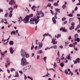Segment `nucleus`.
<instances>
[{"label": "nucleus", "mask_w": 80, "mask_h": 80, "mask_svg": "<svg viewBox=\"0 0 80 80\" xmlns=\"http://www.w3.org/2000/svg\"><path fill=\"white\" fill-rule=\"evenodd\" d=\"M37 16L35 17H33V18H31L30 19V23L31 24H34L35 23V24L37 25L38 22L40 21V17H43L44 16V13L42 12V11H40L39 12L37 11Z\"/></svg>", "instance_id": "obj_1"}, {"label": "nucleus", "mask_w": 80, "mask_h": 80, "mask_svg": "<svg viewBox=\"0 0 80 80\" xmlns=\"http://www.w3.org/2000/svg\"><path fill=\"white\" fill-rule=\"evenodd\" d=\"M21 55L22 57H25L26 58H28L30 56L28 53H27V52L23 49H22L21 51Z\"/></svg>", "instance_id": "obj_2"}, {"label": "nucleus", "mask_w": 80, "mask_h": 80, "mask_svg": "<svg viewBox=\"0 0 80 80\" xmlns=\"http://www.w3.org/2000/svg\"><path fill=\"white\" fill-rule=\"evenodd\" d=\"M29 63L27 62V60H26V58H22L21 60V64L22 66H25V65H27L28 64H29Z\"/></svg>", "instance_id": "obj_3"}, {"label": "nucleus", "mask_w": 80, "mask_h": 80, "mask_svg": "<svg viewBox=\"0 0 80 80\" xmlns=\"http://www.w3.org/2000/svg\"><path fill=\"white\" fill-rule=\"evenodd\" d=\"M33 14H31L29 15H27L24 19V23H28L29 21V18H30L31 17H33Z\"/></svg>", "instance_id": "obj_4"}, {"label": "nucleus", "mask_w": 80, "mask_h": 80, "mask_svg": "<svg viewBox=\"0 0 80 80\" xmlns=\"http://www.w3.org/2000/svg\"><path fill=\"white\" fill-rule=\"evenodd\" d=\"M57 12H56L55 13L54 17H53L52 19V22H53L54 24H56V22H57V21H56L55 19H57V18H58L57 17Z\"/></svg>", "instance_id": "obj_5"}, {"label": "nucleus", "mask_w": 80, "mask_h": 80, "mask_svg": "<svg viewBox=\"0 0 80 80\" xmlns=\"http://www.w3.org/2000/svg\"><path fill=\"white\" fill-rule=\"evenodd\" d=\"M71 24L72 26L69 28L70 30H71L74 28V27H75V26H74L75 25V23H74V22H72L71 23Z\"/></svg>", "instance_id": "obj_6"}, {"label": "nucleus", "mask_w": 80, "mask_h": 80, "mask_svg": "<svg viewBox=\"0 0 80 80\" xmlns=\"http://www.w3.org/2000/svg\"><path fill=\"white\" fill-rule=\"evenodd\" d=\"M76 60V61H74V63H76V64H77V62L78 63H80V59L79 58H77Z\"/></svg>", "instance_id": "obj_7"}, {"label": "nucleus", "mask_w": 80, "mask_h": 80, "mask_svg": "<svg viewBox=\"0 0 80 80\" xmlns=\"http://www.w3.org/2000/svg\"><path fill=\"white\" fill-rule=\"evenodd\" d=\"M14 3H15V2L13 0H11V1L9 2V5H13Z\"/></svg>", "instance_id": "obj_8"}, {"label": "nucleus", "mask_w": 80, "mask_h": 80, "mask_svg": "<svg viewBox=\"0 0 80 80\" xmlns=\"http://www.w3.org/2000/svg\"><path fill=\"white\" fill-rule=\"evenodd\" d=\"M23 20V19L22 18V17H19V19H18V22H19V23H21L22 21Z\"/></svg>", "instance_id": "obj_9"}, {"label": "nucleus", "mask_w": 80, "mask_h": 80, "mask_svg": "<svg viewBox=\"0 0 80 80\" xmlns=\"http://www.w3.org/2000/svg\"><path fill=\"white\" fill-rule=\"evenodd\" d=\"M39 44V48L40 49L43 47V43H42V42L38 43Z\"/></svg>", "instance_id": "obj_10"}, {"label": "nucleus", "mask_w": 80, "mask_h": 80, "mask_svg": "<svg viewBox=\"0 0 80 80\" xmlns=\"http://www.w3.org/2000/svg\"><path fill=\"white\" fill-rule=\"evenodd\" d=\"M9 51L10 53H11L12 54L13 53V52H14V51H13V50L12 49V47H11L10 48Z\"/></svg>", "instance_id": "obj_11"}, {"label": "nucleus", "mask_w": 80, "mask_h": 80, "mask_svg": "<svg viewBox=\"0 0 80 80\" xmlns=\"http://www.w3.org/2000/svg\"><path fill=\"white\" fill-rule=\"evenodd\" d=\"M60 31H63V32H67V30L65 29V28H60Z\"/></svg>", "instance_id": "obj_12"}, {"label": "nucleus", "mask_w": 80, "mask_h": 80, "mask_svg": "<svg viewBox=\"0 0 80 80\" xmlns=\"http://www.w3.org/2000/svg\"><path fill=\"white\" fill-rule=\"evenodd\" d=\"M13 11L12 10H11L9 12V17H12V12Z\"/></svg>", "instance_id": "obj_13"}, {"label": "nucleus", "mask_w": 80, "mask_h": 80, "mask_svg": "<svg viewBox=\"0 0 80 80\" xmlns=\"http://www.w3.org/2000/svg\"><path fill=\"white\" fill-rule=\"evenodd\" d=\"M47 36H49V37H50V35L48 34L47 33H45L43 35V37H47Z\"/></svg>", "instance_id": "obj_14"}, {"label": "nucleus", "mask_w": 80, "mask_h": 80, "mask_svg": "<svg viewBox=\"0 0 80 80\" xmlns=\"http://www.w3.org/2000/svg\"><path fill=\"white\" fill-rule=\"evenodd\" d=\"M37 53L38 54H41V53H43V51L42 50H40L37 52Z\"/></svg>", "instance_id": "obj_15"}, {"label": "nucleus", "mask_w": 80, "mask_h": 80, "mask_svg": "<svg viewBox=\"0 0 80 80\" xmlns=\"http://www.w3.org/2000/svg\"><path fill=\"white\" fill-rule=\"evenodd\" d=\"M13 43V42L12 41H11L9 42V44L11 45H12Z\"/></svg>", "instance_id": "obj_16"}, {"label": "nucleus", "mask_w": 80, "mask_h": 80, "mask_svg": "<svg viewBox=\"0 0 80 80\" xmlns=\"http://www.w3.org/2000/svg\"><path fill=\"white\" fill-rule=\"evenodd\" d=\"M78 34H76L74 35V38H75V39L77 38H78Z\"/></svg>", "instance_id": "obj_17"}, {"label": "nucleus", "mask_w": 80, "mask_h": 80, "mask_svg": "<svg viewBox=\"0 0 80 80\" xmlns=\"http://www.w3.org/2000/svg\"><path fill=\"white\" fill-rule=\"evenodd\" d=\"M80 38H78L75 39V41H77L78 42H80Z\"/></svg>", "instance_id": "obj_18"}, {"label": "nucleus", "mask_w": 80, "mask_h": 80, "mask_svg": "<svg viewBox=\"0 0 80 80\" xmlns=\"http://www.w3.org/2000/svg\"><path fill=\"white\" fill-rule=\"evenodd\" d=\"M18 77V72H16L15 75L14 76V77Z\"/></svg>", "instance_id": "obj_19"}, {"label": "nucleus", "mask_w": 80, "mask_h": 80, "mask_svg": "<svg viewBox=\"0 0 80 80\" xmlns=\"http://www.w3.org/2000/svg\"><path fill=\"white\" fill-rule=\"evenodd\" d=\"M75 50H76V51H77L78 50V49L77 48L75 47V45H74V46H73Z\"/></svg>", "instance_id": "obj_20"}, {"label": "nucleus", "mask_w": 80, "mask_h": 80, "mask_svg": "<svg viewBox=\"0 0 80 80\" xmlns=\"http://www.w3.org/2000/svg\"><path fill=\"white\" fill-rule=\"evenodd\" d=\"M7 63L8 65H10V61L9 59H8Z\"/></svg>", "instance_id": "obj_21"}, {"label": "nucleus", "mask_w": 80, "mask_h": 80, "mask_svg": "<svg viewBox=\"0 0 80 80\" xmlns=\"http://www.w3.org/2000/svg\"><path fill=\"white\" fill-rule=\"evenodd\" d=\"M68 60H70V59H71V57H70V55L69 54L68 57L67 58Z\"/></svg>", "instance_id": "obj_22"}, {"label": "nucleus", "mask_w": 80, "mask_h": 80, "mask_svg": "<svg viewBox=\"0 0 80 80\" xmlns=\"http://www.w3.org/2000/svg\"><path fill=\"white\" fill-rule=\"evenodd\" d=\"M35 6H33L32 7V10H33L34 11H35Z\"/></svg>", "instance_id": "obj_23"}, {"label": "nucleus", "mask_w": 80, "mask_h": 80, "mask_svg": "<svg viewBox=\"0 0 80 80\" xmlns=\"http://www.w3.org/2000/svg\"><path fill=\"white\" fill-rule=\"evenodd\" d=\"M55 11L56 12H59V13H60V9L58 8H57L56 9Z\"/></svg>", "instance_id": "obj_24"}, {"label": "nucleus", "mask_w": 80, "mask_h": 80, "mask_svg": "<svg viewBox=\"0 0 80 80\" xmlns=\"http://www.w3.org/2000/svg\"><path fill=\"white\" fill-rule=\"evenodd\" d=\"M61 37V35H60V34H58L57 36V37H56V36H55V38H56V37H57V38H59V37Z\"/></svg>", "instance_id": "obj_25"}, {"label": "nucleus", "mask_w": 80, "mask_h": 80, "mask_svg": "<svg viewBox=\"0 0 80 80\" xmlns=\"http://www.w3.org/2000/svg\"><path fill=\"white\" fill-rule=\"evenodd\" d=\"M8 13H6L5 15V16H4L5 18H7V17H8Z\"/></svg>", "instance_id": "obj_26"}, {"label": "nucleus", "mask_w": 80, "mask_h": 80, "mask_svg": "<svg viewBox=\"0 0 80 80\" xmlns=\"http://www.w3.org/2000/svg\"><path fill=\"white\" fill-rule=\"evenodd\" d=\"M53 48H54V49H57V46L55 45H54L53 46Z\"/></svg>", "instance_id": "obj_27"}, {"label": "nucleus", "mask_w": 80, "mask_h": 80, "mask_svg": "<svg viewBox=\"0 0 80 80\" xmlns=\"http://www.w3.org/2000/svg\"><path fill=\"white\" fill-rule=\"evenodd\" d=\"M48 74H46L45 75L43 76H42V77H48V75H49V74L48 73V72H47Z\"/></svg>", "instance_id": "obj_28"}, {"label": "nucleus", "mask_w": 80, "mask_h": 80, "mask_svg": "<svg viewBox=\"0 0 80 80\" xmlns=\"http://www.w3.org/2000/svg\"><path fill=\"white\" fill-rule=\"evenodd\" d=\"M64 73H66V75H67V74H68V71H67V70L66 69L65 70Z\"/></svg>", "instance_id": "obj_29"}, {"label": "nucleus", "mask_w": 80, "mask_h": 80, "mask_svg": "<svg viewBox=\"0 0 80 80\" xmlns=\"http://www.w3.org/2000/svg\"><path fill=\"white\" fill-rule=\"evenodd\" d=\"M13 33L14 35H15V32L14 31H12L11 33V35H12Z\"/></svg>", "instance_id": "obj_30"}, {"label": "nucleus", "mask_w": 80, "mask_h": 80, "mask_svg": "<svg viewBox=\"0 0 80 80\" xmlns=\"http://www.w3.org/2000/svg\"><path fill=\"white\" fill-rule=\"evenodd\" d=\"M66 7V6L65 4L63 5L62 6V8H63V9H65Z\"/></svg>", "instance_id": "obj_31"}, {"label": "nucleus", "mask_w": 80, "mask_h": 80, "mask_svg": "<svg viewBox=\"0 0 80 80\" xmlns=\"http://www.w3.org/2000/svg\"><path fill=\"white\" fill-rule=\"evenodd\" d=\"M8 10H12L13 11V9L12 8H8Z\"/></svg>", "instance_id": "obj_32"}, {"label": "nucleus", "mask_w": 80, "mask_h": 80, "mask_svg": "<svg viewBox=\"0 0 80 80\" xmlns=\"http://www.w3.org/2000/svg\"><path fill=\"white\" fill-rule=\"evenodd\" d=\"M53 5H54V6H58V4L56 2L54 3Z\"/></svg>", "instance_id": "obj_33"}, {"label": "nucleus", "mask_w": 80, "mask_h": 80, "mask_svg": "<svg viewBox=\"0 0 80 80\" xmlns=\"http://www.w3.org/2000/svg\"><path fill=\"white\" fill-rule=\"evenodd\" d=\"M60 65L62 67H63L64 66V64H63V63L62 62L60 64Z\"/></svg>", "instance_id": "obj_34"}, {"label": "nucleus", "mask_w": 80, "mask_h": 80, "mask_svg": "<svg viewBox=\"0 0 80 80\" xmlns=\"http://www.w3.org/2000/svg\"><path fill=\"white\" fill-rule=\"evenodd\" d=\"M27 68H23V72H26V70H27Z\"/></svg>", "instance_id": "obj_35"}, {"label": "nucleus", "mask_w": 80, "mask_h": 80, "mask_svg": "<svg viewBox=\"0 0 80 80\" xmlns=\"http://www.w3.org/2000/svg\"><path fill=\"white\" fill-rule=\"evenodd\" d=\"M55 42V39L53 38L52 42V43H53Z\"/></svg>", "instance_id": "obj_36"}, {"label": "nucleus", "mask_w": 80, "mask_h": 80, "mask_svg": "<svg viewBox=\"0 0 80 80\" xmlns=\"http://www.w3.org/2000/svg\"><path fill=\"white\" fill-rule=\"evenodd\" d=\"M43 59L44 60V62H46V60L47 59V57H45L44 58H43Z\"/></svg>", "instance_id": "obj_37"}, {"label": "nucleus", "mask_w": 80, "mask_h": 80, "mask_svg": "<svg viewBox=\"0 0 80 80\" xmlns=\"http://www.w3.org/2000/svg\"><path fill=\"white\" fill-rule=\"evenodd\" d=\"M11 72H13V71H15V69H14V68H12L11 69Z\"/></svg>", "instance_id": "obj_38"}, {"label": "nucleus", "mask_w": 80, "mask_h": 80, "mask_svg": "<svg viewBox=\"0 0 80 80\" xmlns=\"http://www.w3.org/2000/svg\"><path fill=\"white\" fill-rule=\"evenodd\" d=\"M33 48H34V46H33V43H32V45L31 47V50H33Z\"/></svg>", "instance_id": "obj_39"}, {"label": "nucleus", "mask_w": 80, "mask_h": 80, "mask_svg": "<svg viewBox=\"0 0 80 80\" xmlns=\"http://www.w3.org/2000/svg\"><path fill=\"white\" fill-rule=\"evenodd\" d=\"M69 47H73V46H74V45H73V44H70L69 45Z\"/></svg>", "instance_id": "obj_40"}, {"label": "nucleus", "mask_w": 80, "mask_h": 80, "mask_svg": "<svg viewBox=\"0 0 80 80\" xmlns=\"http://www.w3.org/2000/svg\"><path fill=\"white\" fill-rule=\"evenodd\" d=\"M53 45H55V44H57V41L54 42L53 43H52Z\"/></svg>", "instance_id": "obj_41"}, {"label": "nucleus", "mask_w": 80, "mask_h": 80, "mask_svg": "<svg viewBox=\"0 0 80 80\" xmlns=\"http://www.w3.org/2000/svg\"><path fill=\"white\" fill-rule=\"evenodd\" d=\"M66 20V18H62V21H64V20Z\"/></svg>", "instance_id": "obj_42"}, {"label": "nucleus", "mask_w": 80, "mask_h": 80, "mask_svg": "<svg viewBox=\"0 0 80 80\" xmlns=\"http://www.w3.org/2000/svg\"><path fill=\"white\" fill-rule=\"evenodd\" d=\"M48 7H50L51 5V4L50 3H49L48 5H47Z\"/></svg>", "instance_id": "obj_43"}, {"label": "nucleus", "mask_w": 80, "mask_h": 80, "mask_svg": "<svg viewBox=\"0 0 80 80\" xmlns=\"http://www.w3.org/2000/svg\"><path fill=\"white\" fill-rule=\"evenodd\" d=\"M2 23H3L4 22V20H3V19H2L1 20V23H2Z\"/></svg>", "instance_id": "obj_44"}, {"label": "nucleus", "mask_w": 80, "mask_h": 80, "mask_svg": "<svg viewBox=\"0 0 80 80\" xmlns=\"http://www.w3.org/2000/svg\"><path fill=\"white\" fill-rule=\"evenodd\" d=\"M78 1L79 2V3H77V5H80V0H78Z\"/></svg>", "instance_id": "obj_45"}, {"label": "nucleus", "mask_w": 80, "mask_h": 80, "mask_svg": "<svg viewBox=\"0 0 80 80\" xmlns=\"http://www.w3.org/2000/svg\"><path fill=\"white\" fill-rule=\"evenodd\" d=\"M50 11L51 13H52V15H53L54 13H53V11H52V10H50Z\"/></svg>", "instance_id": "obj_46"}, {"label": "nucleus", "mask_w": 80, "mask_h": 80, "mask_svg": "<svg viewBox=\"0 0 80 80\" xmlns=\"http://www.w3.org/2000/svg\"><path fill=\"white\" fill-rule=\"evenodd\" d=\"M17 7H18V6L16 5L15 6H14V8H17Z\"/></svg>", "instance_id": "obj_47"}, {"label": "nucleus", "mask_w": 80, "mask_h": 80, "mask_svg": "<svg viewBox=\"0 0 80 80\" xmlns=\"http://www.w3.org/2000/svg\"><path fill=\"white\" fill-rule=\"evenodd\" d=\"M30 67H31V66H28V67H27V69H30Z\"/></svg>", "instance_id": "obj_48"}, {"label": "nucleus", "mask_w": 80, "mask_h": 80, "mask_svg": "<svg viewBox=\"0 0 80 80\" xmlns=\"http://www.w3.org/2000/svg\"><path fill=\"white\" fill-rule=\"evenodd\" d=\"M77 45V42H75L73 43V45Z\"/></svg>", "instance_id": "obj_49"}, {"label": "nucleus", "mask_w": 80, "mask_h": 80, "mask_svg": "<svg viewBox=\"0 0 80 80\" xmlns=\"http://www.w3.org/2000/svg\"><path fill=\"white\" fill-rule=\"evenodd\" d=\"M65 59V58L64 57L62 56V57H61V60H64Z\"/></svg>", "instance_id": "obj_50"}, {"label": "nucleus", "mask_w": 80, "mask_h": 80, "mask_svg": "<svg viewBox=\"0 0 80 80\" xmlns=\"http://www.w3.org/2000/svg\"><path fill=\"white\" fill-rule=\"evenodd\" d=\"M1 55L2 56V57H4V54L3 53H1Z\"/></svg>", "instance_id": "obj_51"}, {"label": "nucleus", "mask_w": 80, "mask_h": 80, "mask_svg": "<svg viewBox=\"0 0 80 80\" xmlns=\"http://www.w3.org/2000/svg\"><path fill=\"white\" fill-rule=\"evenodd\" d=\"M56 67V63L54 62V68H55V67Z\"/></svg>", "instance_id": "obj_52"}, {"label": "nucleus", "mask_w": 80, "mask_h": 80, "mask_svg": "<svg viewBox=\"0 0 80 80\" xmlns=\"http://www.w3.org/2000/svg\"><path fill=\"white\" fill-rule=\"evenodd\" d=\"M77 28H80V24H79L77 26Z\"/></svg>", "instance_id": "obj_53"}, {"label": "nucleus", "mask_w": 80, "mask_h": 80, "mask_svg": "<svg viewBox=\"0 0 80 80\" xmlns=\"http://www.w3.org/2000/svg\"><path fill=\"white\" fill-rule=\"evenodd\" d=\"M69 17H72L73 16V14H69Z\"/></svg>", "instance_id": "obj_54"}, {"label": "nucleus", "mask_w": 80, "mask_h": 80, "mask_svg": "<svg viewBox=\"0 0 80 80\" xmlns=\"http://www.w3.org/2000/svg\"><path fill=\"white\" fill-rule=\"evenodd\" d=\"M72 38V37L71 36H69L68 38V40H71Z\"/></svg>", "instance_id": "obj_55"}, {"label": "nucleus", "mask_w": 80, "mask_h": 80, "mask_svg": "<svg viewBox=\"0 0 80 80\" xmlns=\"http://www.w3.org/2000/svg\"><path fill=\"white\" fill-rule=\"evenodd\" d=\"M67 23V21H65L63 23L64 25H65V24H66Z\"/></svg>", "instance_id": "obj_56"}, {"label": "nucleus", "mask_w": 80, "mask_h": 80, "mask_svg": "<svg viewBox=\"0 0 80 80\" xmlns=\"http://www.w3.org/2000/svg\"><path fill=\"white\" fill-rule=\"evenodd\" d=\"M48 6L46 5V6H44V9H45V8H47V7H48Z\"/></svg>", "instance_id": "obj_57"}, {"label": "nucleus", "mask_w": 80, "mask_h": 80, "mask_svg": "<svg viewBox=\"0 0 80 80\" xmlns=\"http://www.w3.org/2000/svg\"><path fill=\"white\" fill-rule=\"evenodd\" d=\"M20 73H21L22 74H23V72L22 71H19Z\"/></svg>", "instance_id": "obj_58"}, {"label": "nucleus", "mask_w": 80, "mask_h": 80, "mask_svg": "<svg viewBox=\"0 0 80 80\" xmlns=\"http://www.w3.org/2000/svg\"><path fill=\"white\" fill-rule=\"evenodd\" d=\"M7 43H8V42L7 43H3V45H7Z\"/></svg>", "instance_id": "obj_59"}, {"label": "nucleus", "mask_w": 80, "mask_h": 80, "mask_svg": "<svg viewBox=\"0 0 80 80\" xmlns=\"http://www.w3.org/2000/svg\"><path fill=\"white\" fill-rule=\"evenodd\" d=\"M77 9H78V8H77V7H76L75 8L74 10H77Z\"/></svg>", "instance_id": "obj_60"}, {"label": "nucleus", "mask_w": 80, "mask_h": 80, "mask_svg": "<svg viewBox=\"0 0 80 80\" xmlns=\"http://www.w3.org/2000/svg\"><path fill=\"white\" fill-rule=\"evenodd\" d=\"M48 2H53V0H48Z\"/></svg>", "instance_id": "obj_61"}, {"label": "nucleus", "mask_w": 80, "mask_h": 80, "mask_svg": "<svg viewBox=\"0 0 80 80\" xmlns=\"http://www.w3.org/2000/svg\"><path fill=\"white\" fill-rule=\"evenodd\" d=\"M39 58H40V56H37V58L38 59H39Z\"/></svg>", "instance_id": "obj_62"}, {"label": "nucleus", "mask_w": 80, "mask_h": 80, "mask_svg": "<svg viewBox=\"0 0 80 80\" xmlns=\"http://www.w3.org/2000/svg\"><path fill=\"white\" fill-rule=\"evenodd\" d=\"M7 52V51H5L4 52V54H5Z\"/></svg>", "instance_id": "obj_63"}, {"label": "nucleus", "mask_w": 80, "mask_h": 80, "mask_svg": "<svg viewBox=\"0 0 80 80\" xmlns=\"http://www.w3.org/2000/svg\"><path fill=\"white\" fill-rule=\"evenodd\" d=\"M78 33H80V30H78Z\"/></svg>", "instance_id": "obj_64"}]
</instances>
